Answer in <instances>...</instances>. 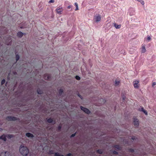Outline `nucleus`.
Listing matches in <instances>:
<instances>
[{
  "label": "nucleus",
  "mask_w": 156,
  "mask_h": 156,
  "mask_svg": "<svg viewBox=\"0 0 156 156\" xmlns=\"http://www.w3.org/2000/svg\"><path fill=\"white\" fill-rule=\"evenodd\" d=\"M19 151L23 155L26 156L29 153V150L26 147L21 145Z\"/></svg>",
  "instance_id": "obj_1"
},
{
  "label": "nucleus",
  "mask_w": 156,
  "mask_h": 156,
  "mask_svg": "<svg viewBox=\"0 0 156 156\" xmlns=\"http://www.w3.org/2000/svg\"><path fill=\"white\" fill-rule=\"evenodd\" d=\"M101 19V16L100 15H98L95 16L94 17V21L97 23L100 22Z\"/></svg>",
  "instance_id": "obj_2"
},
{
  "label": "nucleus",
  "mask_w": 156,
  "mask_h": 156,
  "mask_svg": "<svg viewBox=\"0 0 156 156\" xmlns=\"http://www.w3.org/2000/svg\"><path fill=\"white\" fill-rule=\"evenodd\" d=\"M133 123L134 125L136 127H138L139 124V120L136 118H133Z\"/></svg>",
  "instance_id": "obj_3"
},
{
  "label": "nucleus",
  "mask_w": 156,
  "mask_h": 156,
  "mask_svg": "<svg viewBox=\"0 0 156 156\" xmlns=\"http://www.w3.org/2000/svg\"><path fill=\"white\" fill-rule=\"evenodd\" d=\"M81 109L84 112L87 114H89L90 113V111L87 108L83 107H80Z\"/></svg>",
  "instance_id": "obj_4"
},
{
  "label": "nucleus",
  "mask_w": 156,
  "mask_h": 156,
  "mask_svg": "<svg viewBox=\"0 0 156 156\" xmlns=\"http://www.w3.org/2000/svg\"><path fill=\"white\" fill-rule=\"evenodd\" d=\"M6 119L8 121H14L17 119L16 118L13 116H8L7 117Z\"/></svg>",
  "instance_id": "obj_5"
},
{
  "label": "nucleus",
  "mask_w": 156,
  "mask_h": 156,
  "mask_svg": "<svg viewBox=\"0 0 156 156\" xmlns=\"http://www.w3.org/2000/svg\"><path fill=\"white\" fill-rule=\"evenodd\" d=\"M0 156H11L10 152L7 151L2 152Z\"/></svg>",
  "instance_id": "obj_6"
},
{
  "label": "nucleus",
  "mask_w": 156,
  "mask_h": 156,
  "mask_svg": "<svg viewBox=\"0 0 156 156\" xmlns=\"http://www.w3.org/2000/svg\"><path fill=\"white\" fill-rule=\"evenodd\" d=\"M146 51V50L145 48V46L144 45H142L141 48V53H144Z\"/></svg>",
  "instance_id": "obj_7"
},
{
  "label": "nucleus",
  "mask_w": 156,
  "mask_h": 156,
  "mask_svg": "<svg viewBox=\"0 0 156 156\" xmlns=\"http://www.w3.org/2000/svg\"><path fill=\"white\" fill-rule=\"evenodd\" d=\"M56 10L58 14H61V12L62 11V8H57L56 9Z\"/></svg>",
  "instance_id": "obj_8"
},
{
  "label": "nucleus",
  "mask_w": 156,
  "mask_h": 156,
  "mask_svg": "<svg viewBox=\"0 0 156 156\" xmlns=\"http://www.w3.org/2000/svg\"><path fill=\"white\" fill-rule=\"evenodd\" d=\"M139 82L138 81H135L134 83V87L135 88H137L138 87V84Z\"/></svg>",
  "instance_id": "obj_9"
},
{
  "label": "nucleus",
  "mask_w": 156,
  "mask_h": 156,
  "mask_svg": "<svg viewBox=\"0 0 156 156\" xmlns=\"http://www.w3.org/2000/svg\"><path fill=\"white\" fill-rule=\"evenodd\" d=\"M114 26L116 29H119L121 28V25H118L117 24H116V23H114Z\"/></svg>",
  "instance_id": "obj_10"
},
{
  "label": "nucleus",
  "mask_w": 156,
  "mask_h": 156,
  "mask_svg": "<svg viewBox=\"0 0 156 156\" xmlns=\"http://www.w3.org/2000/svg\"><path fill=\"white\" fill-rule=\"evenodd\" d=\"M26 136H27L28 137H34V135L31 133H27L26 134Z\"/></svg>",
  "instance_id": "obj_11"
},
{
  "label": "nucleus",
  "mask_w": 156,
  "mask_h": 156,
  "mask_svg": "<svg viewBox=\"0 0 156 156\" xmlns=\"http://www.w3.org/2000/svg\"><path fill=\"white\" fill-rule=\"evenodd\" d=\"M0 139L3 140L4 141L6 140V137L4 135H2L0 136Z\"/></svg>",
  "instance_id": "obj_12"
},
{
  "label": "nucleus",
  "mask_w": 156,
  "mask_h": 156,
  "mask_svg": "<svg viewBox=\"0 0 156 156\" xmlns=\"http://www.w3.org/2000/svg\"><path fill=\"white\" fill-rule=\"evenodd\" d=\"M23 34L21 32H19L17 33V35L18 37H21L23 36Z\"/></svg>",
  "instance_id": "obj_13"
},
{
  "label": "nucleus",
  "mask_w": 156,
  "mask_h": 156,
  "mask_svg": "<svg viewBox=\"0 0 156 156\" xmlns=\"http://www.w3.org/2000/svg\"><path fill=\"white\" fill-rule=\"evenodd\" d=\"M120 81L118 80H116L115 81V86H118L120 83Z\"/></svg>",
  "instance_id": "obj_14"
},
{
  "label": "nucleus",
  "mask_w": 156,
  "mask_h": 156,
  "mask_svg": "<svg viewBox=\"0 0 156 156\" xmlns=\"http://www.w3.org/2000/svg\"><path fill=\"white\" fill-rule=\"evenodd\" d=\"M74 5L76 7V9H75V10L76 11L78 10L79 9L78 7V4L76 2H75L74 3Z\"/></svg>",
  "instance_id": "obj_15"
},
{
  "label": "nucleus",
  "mask_w": 156,
  "mask_h": 156,
  "mask_svg": "<svg viewBox=\"0 0 156 156\" xmlns=\"http://www.w3.org/2000/svg\"><path fill=\"white\" fill-rule=\"evenodd\" d=\"M55 156H64L63 155H61L59 153H58V152L55 153Z\"/></svg>",
  "instance_id": "obj_16"
},
{
  "label": "nucleus",
  "mask_w": 156,
  "mask_h": 156,
  "mask_svg": "<svg viewBox=\"0 0 156 156\" xmlns=\"http://www.w3.org/2000/svg\"><path fill=\"white\" fill-rule=\"evenodd\" d=\"M52 119H49L47 120V122L48 123H51L52 122Z\"/></svg>",
  "instance_id": "obj_17"
},
{
  "label": "nucleus",
  "mask_w": 156,
  "mask_h": 156,
  "mask_svg": "<svg viewBox=\"0 0 156 156\" xmlns=\"http://www.w3.org/2000/svg\"><path fill=\"white\" fill-rule=\"evenodd\" d=\"M97 152L99 154H102V151L101 150H98L97 151Z\"/></svg>",
  "instance_id": "obj_18"
},
{
  "label": "nucleus",
  "mask_w": 156,
  "mask_h": 156,
  "mask_svg": "<svg viewBox=\"0 0 156 156\" xmlns=\"http://www.w3.org/2000/svg\"><path fill=\"white\" fill-rule=\"evenodd\" d=\"M20 58V57L19 55H16V61H18Z\"/></svg>",
  "instance_id": "obj_19"
},
{
  "label": "nucleus",
  "mask_w": 156,
  "mask_h": 156,
  "mask_svg": "<svg viewBox=\"0 0 156 156\" xmlns=\"http://www.w3.org/2000/svg\"><path fill=\"white\" fill-rule=\"evenodd\" d=\"M75 78L78 80H80V77L78 76H76L75 77Z\"/></svg>",
  "instance_id": "obj_20"
},
{
  "label": "nucleus",
  "mask_w": 156,
  "mask_h": 156,
  "mask_svg": "<svg viewBox=\"0 0 156 156\" xmlns=\"http://www.w3.org/2000/svg\"><path fill=\"white\" fill-rule=\"evenodd\" d=\"M115 147L117 148L118 149H120V147L119 145H116L115 146Z\"/></svg>",
  "instance_id": "obj_21"
},
{
  "label": "nucleus",
  "mask_w": 156,
  "mask_h": 156,
  "mask_svg": "<svg viewBox=\"0 0 156 156\" xmlns=\"http://www.w3.org/2000/svg\"><path fill=\"white\" fill-rule=\"evenodd\" d=\"M147 39L149 41H150L151 39V37L150 36H147Z\"/></svg>",
  "instance_id": "obj_22"
},
{
  "label": "nucleus",
  "mask_w": 156,
  "mask_h": 156,
  "mask_svg": "<svg viewBox=\"0 0 156 156\" xmlns=\"http://www.w3.org/2000/svg\"><path fill=\"white\" fill-rule=\"evenodd\" d=\"M37 93L38 94H41L42 93V91L40 90H37Z\"/></svg>",
  "instance_id": "obj_23"
},
{
  "label": "nucleus",
  "mask_w": 156,
  "mask_h": 156,
  "mask_svg": "<svg viewBox=\"0 0 156 156\" xmlns=\"http://www.w3.org/2000/svg\"><path fill=\"white\" fill-rule=\"evenodd\" d=\"M143 112L146 115H147V111L145 110V109H144L143 111L142 112Z\"/></svg>",
  "instance_id": "obj_24"
},
{
  "label": "nucleus",
  "mask_w": 156,
  "mask_h": 156,
  "mask_svg": "<svg viewBox=\"0 0 156 156\" xmlns=\"http://www.w3.org/2000/svg\"><path fill=\"white\" fill-rule=\"evenodd\" d=\"M63 92V90L62 89H60L59 90V93L60 94H61Z\"/></svg>",
  "instance_id": "obj_25"
},
{
  "label": "nucleus",
  "mask_w": 156,
  "mask_h": 156,
  "mask_svg": "<svg viewBox=\"0 0 156 156\" xmlns=\"http://www.w3.org/2000/svg\"><path fill=\"white\" fill-rule=\"evenodd\" d=\"M5 80L4 79H3L1 82L2 85L4 84L5 83Z\"/></svg>",
  "instance_id": "obj_26"
},
{
  "label": "nucleus",
  "mask_w": 156,
  "mask_h": 156,
  "mask_svg": "<svg viewBox=\"0 0 156 156\" xmlns=\"http://www.w3.org/2000/svg\"><path fill=\"white\" fill-rule=\"evenodd\" d=\"M54 2H55L54 0H50V1H49V3H53Z\"/></svg>",
  "instance_id": "obj_27"
},
{
  "label": "nucleus",
  "mask_w": 156,
  "mask_h": 156,
  "mask_svg": "<svg viewBox=\"0 0 156 156\" xmlns=\"http://www.w3.org/2000/svg\"><path fill=\"white\" fill-rule=\"evenodd\" d=\"M156 84V83L155 82H153L152 84V87H154V85H155Z\"/></svg>",
  "instance_id": "obj_28"
},
{
  "label": "nucleus",
  "mask_w": 156,
  "mask_h": 156,
  "mask_svg": "<svg viewBox=\"0 0 156 156\" xmlns=\"http://www.w3.org/2000/svg\"><path fill=\"white\" fill-rule=\"evenodd\" d=\"M8 136L9 138H11L13 137V135H9Z\"/></svg>",
  "instance_id": "obj_29"
},
{
  "label": "nucleus",
  "mask_w": 156,
  "mask_h": 156,
  "mask_svg": "<svg viewBox=\"0 0 156 156\" xmlns=\"http://www.w3.org/2000/svg\"><path fill=\"white\" fill-rule=\"evenodd\" d=\"M144 110L143 108H141L140 109V111L143 112V111Z\"/></svg>",
  "instance_id": "obj_30"
},
{
  "label": "nucleus",
  "mask_w": 156,
  "mask_h": 156,
  "mask_svg": "<svg viewBox=\"0 0 156 156\" xmlns=\"http://www.w3.org/2000/svg\"><path fill=\"white\" fill-rule=\"evenodd\" d=\"M141 3L143 5H144V2L143 1H141Z\"/></svg>",
  "instance_id": "obj_31"
},
{
  "label": "nucleus",
  "mask_w": 156,
  "mask_h": 156,
  "mask_svg": "<svg viewBox=\"0 0 156 156\" xmlns=\"http://www.w3.org/2000/svg\"><path fill=\"white\" fill-rule=\"evenodd\" d=\"M71 155V154L70 153H69L67 154L66 155V156H70Z\"/></svg>",
  "instance_id": "obj_32"
},
{
  "label": "nucleus",
  "mask_w": 156,
  "mask_h": 156,
  "mask_svg": "<svg viewBox=\"0 0 156 156\" xmlns=\"http://www.w3.org/2000/svg\"><path fill=\"white\" fill-rule=\"evenodd\" d=\"M113 153L115 154H117V152L115 151H113Z\"/></svg>",
  "instance_id": "obj_33"
},
{
  "label": "nucleus",
  "mask_w": 156,
  "mask_h": 156,
  "mask_svg": "<svg viewBox=\"0 0 156 156\" xmlns=\"http://www.w3.org/2000/svg\"><path fill=\"white\" fill-rule=\"evenodd\" d=\"M132 140H134L135 139V136H133L131 138Z\"/></svg>",
  "instance_id": "obj_34"
},
{
  "label": "nucleus",
  "mask_w": 156,
  "mask_h": 156,
  "mask_svg": "<svg viewBox=\"0 0 156 156\" xmlns=\"http://www.w3.org/2000/svg\"><path fill=\"white\" fill-rule=\"evenodd\" d=\"M75 133H74V134H72L71 135V137H73L75 136Z\"/></svg>",
  "instance_id": "obj_35"
},
{
  "label": "nucleus",
  "mask_w": 156,
  "mask_h": 156,
  "mask_svg": "<svg viewBox=\"0 0 156 156\" xmlns=\"http://www.w3.org/2000/svg\"><path fill=\"white\" fill-rule=\"evenodd\" d=\"M71 7V5H69L68 7H67V8L68 9H70Z\"/></svg>",
  "instance_id": "obj_36"
},
{
  "label": "nucleus",
  "mask_w": 156,
  "mask_h": 156,
  "mask_svg": "<svg viewBox=\"0 0 156 156\" xmlns=\"http://www.w3.org/2000/svg\"><path fill=\"white\" fill-rule=\"evenodd\" d=\"M130 151L131 152H133L134 151L132 149H130Z\"/></svg>",
  "instance_id": "obj_37"
},
{
  "label": "nucleus",
  "mask_w": 156,
  "mask_h": 156,
  "mask_svg": "<svg viewBox=\"0 0 156 156\" xmlns=\"http://www.w3.org/2000/svg\"><path fill=\"white\" fill-rule=\"evenodd\" d=\"M60 128H61V127H59V129H60Z\"/></svg>",
  "instance_id": "obj_38"
},
{
  "label": "nucleus",
  "mask_w": 156,
  "mask_h": 156,
  "mask_svg": "<svg viewBox=\"0 0 156 156\" xmlns=\"http://www.w3.org/2000/svg\"><path fill=\"white\" fill-rule=\"evenodd\" d=\"M78 96H79V97H80V95H79Z\"/></svg>",
  "instance_id": "obj_39"
}]
</instances>
